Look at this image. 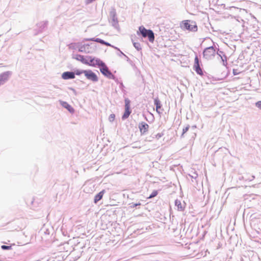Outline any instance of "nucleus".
<instances>
[{"mask_svg":"<svg viewBox=\"0 0 261 261\" xmlns=\"http://www.w3.org/2000/svg\"><path fill=\"white\" fill-rule=\"evenodd\" d=\"M77 59L85 64L93 66L95 65H99V62L100 61L99 60L95 59L94 58H92V57H88L87 59L86 60L84 56L81 55L79 56Z\"/></svg>","mask_w":261,"mask_h":261,"instance_id":"f03ea898","label":"nucleus"},{"mask_svg":"<svg viewBox=\"0 0 261 261\" xmlns=\"http://www.w3.org/2000/svg\"><path fill=\"white\" fill-rule=\"evenodd\" d=\"M61 105L66 109H67L70 113H73L74 112V109L65 101H61Z\"/></svg>","mask_w":261,"mask_h":261,"instance_id":"4468645a","label":"nucleus"},{"mask_svg":"<svg viewBox=\"0 0 261 261\" xmlns=\"http://www.w3.org/2000/svg\"><path fill=\"white\" fill-rule=\"evenodd\" d=\"M175 205L177 207V209L178 211H182L184 210L185 207L182 205L179 200H175Z\"/></svg>","mask_w":261,"mask_h":261,"instance_id":"2eb2a0df","label":"nucleus"},{"mask_svg":"<svg viewBox=\"0 0 261 261\" xmlns=\"http://www.w3.org/2000/svg\"><path fill=\"white\" fill-rule=\"evenodd\" d=\"M7 75L5 74L0 75V84L7 79Z\"/></svg>","mask_w":261,"mask_h":261,"instance_id":"f3484780","label":"nucleus"},{"mask_svg":"<svg viewBox=\"0 0 261 261\" xmlns=\"http://www.w3.org/2000/svg\"><path fill=\"white\" fill-rule=\"evenodd\" d=\"M139 128L141 134H145L147 132L149 125L145 122H143L139 124Z\"/></svg>","mask_w":261,"mask_h":261,"instance_id":"1a4fd4ad","label":"nucleus"},{"mask_svg":"<svg viewBox=\"0 0 261 261\" xmlns=\"http://www.w3.org/2000/svg\"><path fill=\"white\" fill-rule=\"evenodd\" d=\"M141 205V203H133L132 204V205L131 206V207H135L138 205Z\"/></svg>","mask_w":261,"mask_h":261,"instance_id":"a878e982","label":"nucleus"},{"mask_svg":"<svg viewBox=\"0 0 261 261\" xmlns=\"http://www.w3.org/2000/svg\"><path fill=\"white\" fill-rule=\"evenodd\" d=\"M139 31L143 37H148L149 41L151 42L154 41V33L151 30H147L143 26H141L139 28Z\"/></svg>","mask_w":261,"mask_h":261,"instance_id":"f257e3e1","label":"nucleus"},{"mask_svg":"<svg viewBox=\"0 0 261 261\" xmlns=\"http://www.w3.org/2000/svg\"><path fill=\"white\" fill-rule=\"evenodd\" d=\"M1 248L3 250H9L11 249V246L2 245Z\"/></svg>","mask_w":261,"mask_h":261,"instance_id":"412c9836","label":"nucleus"},{"mask_svg":"<svg viewBox=\"0 0 261 261\" xmlns=\"http://www.w3.org/2000/svg\"><path fill=\"white\" fill-rule=\"evenodd\" d=\"M84 74L87 79L91 80L93 82H96L98 81L97 75L91 70H84Z\"/></svg>","mask_w":261,"mask_h":261,"instance_id":"20e7f679","label":"nucleus"},{"mask_svg":"<svg viewBox=\"0 0 261 261\" xmlns=\"http://www.w3.org/2000/svg\"><path fill=\"white\" fill-rule=\"evenodd\" d=\"M154 105H155V107H156L155 109H156V112L158 113L159 114H160L161 113L160 109H161V107H162V104H161L160 100L158 98H156L154 99Z\"/></svg>","mask_w":261,"mask_h":261,"instance_id":"ddd939ff","label":"nucleus"},{"mask_svg":"<svg viewBox=\"0 0 261 261\" xmlns=\"http://www.w3.org/2000/svg\"><path fill=\"white\" fill-rule=\"evenodd\" d=\"M115 114H112L110 115L109 117V120L110 121V122H113L115 120Z\"/></svg>","mask_w":261,"mask_h":261,"instance_id":"6ab92c4d","label":"nucleus"},{"mask_svg":"<svg viewBox=\"0 0 261 261\" xmlns=\"http://www.w3.org/2000/svg\"><path fill=\"white\" fill-rule=\"evenodd\" d=\"M90 40L94 41L95 42L100 43L102 44H104L107 46H110V44L109 43L105 42L103 40H102L99 38H96V39L92 38V39H91Z\"/></svg>","mask_w":261,"mask_h":261,"instance_id":"dca6fc26","label":"nucleus"},{"mask_svg":"<svg viewBox=\"0 0 261 261\" xmlns=\"http://www.w3.org/2000/svg\"><path fill=\"white\" fill-rule=\"evenodd\" d=\"M215 54L216 50L213 46L205 48L203 53L204 58L207 60H211L213 58Z\"/></svg>","mask_w":261,"mask_h":261,"instance_id":"7ed1b4c3","label":"nucleus"},{"mask_svg":"<svg viewBox=\"0 0 261 261\" xmlns=\"http://www.w3.org/2000/svg\"><path fill=\"white\" fill-rule=\"evenodd\" d=\"M131 113L130 109V100L128 99H125V112L122 116V119H126L128 117Z\"/></svg>","mask_w":261,"mask_h":261,"instance_id":"423d86ee","label":"nucleus"},{"mask_svg":"<svg viewBox=\"0 0 261 261\" xmlns=\"http://www.w3.org/2000/svg\"><path fill=\"white\" fill-rule=\"evenodd\" d=\"M134 46L136 48H137L138 50L141 49V45L138 42H135L134 43Z\"/></svg>","mask_w":261,"mask_h":261,"instance_id":"aec40b11","label":"nucleus"},{"mask_svg":"<svg viewBox=\"0 0 261 261\" xmlns=\"http://www.w3.org/2000/svg\"><path fill=\"white\" fill-rule=\"evenodd\" d=\"M194 68L197 74L200 75H203V71L200 67L199 59L197 56H196L194 59Z\"/></svg>","mask_w":261,"mask_h":261,"instance_id":"6e6552de","label":"nucleus"},{"mask_svg":"<svg viewBox=\"0 0 261 261\" xmlns=\"http://www.w3.org/2000/svg\"><path fill=\"white\" fill-rule=\"evenodd\" d=\"M62 77L64 80L72 79L75 77V74L72 72H65L63 73Z\"/></svg>","mask_w":261,"mask_h":261,"instance_id":"9d476101","label":"nucleus"},{"mask_svg":"<svg viewBox=\"0 0 261 261\" xmlns=\"http://www.w3.org/2000/svg\"><path fill=\"white\" fill-rule=\"evenodd\" d=\"M190 21L186 20L183 21L184 28L191 31H196L197 30V27L194 22L193 24H190Z\"/></svg>","mask_w":261,"mask_h":261,"instance_id":"39448f33","label":"nucleus"},{"mask_svg":"<svg viewBox=\"0 0 261 261\" xmlns=\"http://www.w3.org/2000/svg\"><path fill=\"white\" fill-rule=\"evenodd\" d=\"M163 133H158L155 135V138L159 139L160 138H161L163 136Z\"/></svg>","mask_w":261,"mask_h":261,"instance_id":"393cba45","label":"nucleus"},{"mask_svg":"<svg viewBox=\"0 0 261 261\" xmlns=\"http://www.w3.org/2000/svg\"><path fill=\"white\" fill-rule=\"evenodd\" d=\"M190 126L188 125L182 129V133L181 136H182L189 129Z\"/></svg>","mask_w":261,"mask_h":261,"instance_id":"4be33fe9","label":"nucleus"},{"mask_svg":"<svg viewBox=\"0 0 261 261\" xmlns=\"http://www.w3.org/2000/svg\"><path fill=\"white\" fill-rule=\"evenodd\" d=\"M100 71L102 74H103L107 76L108 77H111V76L112 75V73L109 70L108 68L106 66H103L100 69Z\"/></svg>","mask_w":261,"mask_h":261,"instance_id":"9b49d317","label":"nucleus"},{"mask_svg":"<svg viewBox=\"0 0 261 261\" xmlns=\"http://www.w3.org/2000/svg\"><path fill=\"white\" fill-rule=\"evenodd\" d=\"M92 44H85L80 46L79 48V50L81 52L85 53H90L92 51Z\"/></svg>","mask_w":261,"mask_h":261,"instance_id":"0eeeda50","label":"nucleus"},{"mask_svg":"<svg viewBox=\"0 0 261 261\" xmlns=\"http://www.w3.org/2000/svg\"><path fill=\"white\" fill-rule=\"evenodd\" d=\"M84 70H77L75 71V74L76 75H80V74H81L82 73H84Z\"/></svg>","mask_w":261,"mask_h":261,"instance_id":"b1692460","label":"nucleus"},{"mask_svg":"<svg viewBox=\"0 0 261 261\" xmlns=\"http://www.w3.org/2000/svg\"><path fill=\"white\" fill-rule=\"evenodd\" d=\"M233 74L234 75H237V74H239V72H237V70H236V69H233Z\"/></svg>","mask_w":261,"mask_h":261,"instance_id":"bb28decb","label":"nucleus"},{"mask_svg":"<svg viewBox=\"0 0 261 261\" xmlns=\"http://www.w3.org/2000/svg\"><path fill=\"white\" fill-rule=\"evenodd\" d=\"M105 193V190H103L95 196L94 199V202L95 203H96L98 201L102 198Z\"/></svg>","mask_w":261,"mask_h":261,"instance_id":"f8f14e48","label":"nucleus"},{"mask_svg":"<svg viewBox=\"0 0 261 261\" xmlns=\"http://www.w3.org/2000/svg\"><path fill=\"white\" fill-rule=\"evenodd\" d=\"M158 194V192L157 191L154 190L153 191L152 193L150 195V196L148 197V199L152 198L155 196H156Z\"/></svg>","mask_w":261,"mask_h":261,"instance_id":"a211bd4d","label":"nucleus"},{"mask_svg":"<svg viewBox=\"0 0 261 261\" xmlns=\"http://www.w3.org/2000/svg\"><path fill=\"white\" fill-rule=\"evenodd\" d=\"M255 106L259 109L261 110V101H258L255 103Z\"/></svg>","mask_w":261,"mask_h":261,"instance_id":"5701e85b","label":"nucleus"}]
</instances>
